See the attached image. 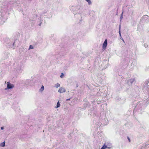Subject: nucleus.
Listing matches in <instances>:
<instances>
[{"label": "nucleus", "mask_w": 149, "mask_h": 149, "mask_svg": "<svg viewBox=\"0 0 149 149\" xmlns=\"http://www.w3.org/2000/svg\"><path fill=\"white\" fill-rule=\"evenodd\" d=\"M78 85L77 84V85H76V87H78Z\"/></svg>", "instance_id": "obj_28"}, {"label": "nucleus", "mask_w": 149, "mask_h": 149, "mask_svg": "<svg viewBox=\"0 0 149 149\" xmlns=\"http://www.w3.org/2000/svg\"><path fill=\"white\" fill-rule=\"evenodd\" d=\"M86 1L88 2V4L89 5H90L91 4V2L90 0H86Z\"/></svg>", "instance_id": "obj_13"}, {"label": "nucleus", "mask_w": 149, "mask_h": 149, "mask_svg": "<svg viewBox=\"0 0 149 149\" xmlns=\"http://www.w3.org/2000/svg\"><path fill=\"white\" fill-rule=\"evenodd\" d=\"M123 12L121 14V16H120V19H121L123 18Z\"/></svg>", "instance_id": "obj_15"}, {"label": "nucleus", "mask_w": 149, "mask_h": 149, "mask_svg": "<svg viewBox=\"0 0 149 149\" xmlns=\"http://www.w3.org/2000/svg\"><path fill=\"white\" fill-rule=\"evenodd\" d=\"M144 46L145 47H148V45H147L146 43H145L144 45Z\"/></svg>", "instance_id": "obj_19"}, {"label": "nucleus", "mask_w": 149, "mask_h": 149, "mask_svg": "<svg viewBox=\"0 0 149 149\" xmlns=\"http://www.w3.org/2000/svg\"><path fill=\"white\" fill-rule=\"evenodd\" d=\"M64 76V74L63 73H62L61 74V75H60V77L61 78H63V77Z\"/></svg>", "instance_id": "obj_18"}, {"label": "nucleus", "mask_w": 149, "mask_h": 149, "mask_svg": "<svg viewBox=\"0 0 149 149\" xmlns=\"http://www.w3.org/2000/svg\"><path fill=\"white\" fill-rule=\"evenodd\" d=\"M25 85L28 87V86H33V81L31 79H28L26 80L24 82Z\"/></svg>", "instance_id": "obj_1"}, {"label": "nucleus", "mask_w": 149, "mask_h": 149, "mask_svg": "<svg viewBox=\"0 0 149 149\" xmlns=\"http://www.w3.org/2000/svg\"><path fill=\"white\" fill-rule=\"evenodd\" d=\"M5 141L1 143L0 144V146L2 147H4L5 146Z\"/></svg>", "instance_id": "obj_8"}, {"label": "nucleus", "mask_w": 149, "mask_h": 149, "mask_svg": "<svg viewBox=\"0 0 149 149\" xmlns=\"http://www.w3.org/2000/svg\"><path fill=\"white\" fill-rule=\"evenodd\" d=\"M42 22H40L38 24V25L40 26L41 25Z\"/></svg>", "instance_id": "obj_22"}, {"label": "nucleus", "mask_w": 149, "mask_h": 149, "mask_svg": "<svg viewBox=\"0 0 149 149\" xmlns=\"http://www.w3.org/2000/svg\"><path fill=\"white\" fill-rule=\"evenodd\" d=\"M148 15H144L143 17H142V18L141 19H148Z\"/></svg>", "instance_id": "obj_9"}, {"label": "nucleus", "mask_w": 149, "mask_h": 149, "mask_svg": "<svg viewBox=\"0 0 149 149\" xmlns=\"http://www.w3.org/2000/svg\"><path fill=\"white\" fill-rule=\"evenodd\" d=\"M65 91L66 90L64 88L61 87L59 89L58 92L60 93H62L65 92Z\"/></svg>", "instance_id": "obj_3"}, {"label": "nucleus", "mask_w": 149, "mask_h": 149, "mask_svg": "<svg viewBox=\"0 0 149 149\" xmlns=\"http://www.w3.org/2000/svg\"><path fill=\"white\" fill-rule=\"evenodd\" d=\"M120 39H121L122 40H123V42H124V40H123V39L122 38H121H121H120Z\"/></svg>", "instance_id": "obj_25"}, {"label": "nucleus", "mask_w": 149, "mask_h": 149, "mask_svg": "<svg viewBox=\"0 0 149 149\" xmlns=\"http://www.w3.org/2000/svg\"><path fill=\"white\" fill-rule=\"evenodd\" d=\"M134 12V10H131L130 13L132 15H133Z\"/></svg>", "instance_id": "obj_16"}, {"label": "nucleus", "mask_w": 149, "mask_h": 149, "mask_svg": "<svg viewBox=\"0 0 149 149\" xmlns=\"http://www.w3.org/2000/svg\"><path fill=\"white\" fill-rule=\"evenodd\" d=\"M70 100V98H69V99H67L66 100L68 101V100Z\"/></svg>", "instance_id": "obj_27"}, {"label": "nucleus", "mask_w": 149, "mask_h": 149, "mask_svg": "<svg viewBox=\"0 0 149 149\" xmlns=\"http://www.w3.org/2000/svg\"><path fill=\"white\" fill-rule=\"evenodd\" d=\"M139 104H137V105L136 107H135V108H137V107H139Z\"/></svg>", "instance_id": "obj_24"}, {"label": "nucleus", "mask_w": 149, "mask_h": 149, "mask_svg": "<svg viewBox=\"0 0 149 149\" xmlns=\"http://www.w3.org/2000/svg\"><path fill=\"white\" fill-rule=\"evenodd\" d=\"M60 104L59 103V102L58 101L57 102V105H56V107H55V108H58L59 107H60Z\"/></svg>", "instance_id": "obj_11"}, {"label": "nucleus", "mask_w": 149, "mask_h": 149, "mask_svg": "<svg viewBox=\"0 0 149 149\" xmlns=\"http://www.w3.org/2000/svg\"><path fill=\"white\" fill-rule=\"evenodd\" d=\"M106 148L108 149H111L112 148V144L111 143H105Z\"/></svg>", "instance_id": "obj_5"}, {"label": "nucleus", "mask_w": 149, "mask_h": 149, "mask_svg": "<svg viewBox=\"0 0 149 149\" xmlns=\"http://www.w3.org/2000/svg\"><path fill=\"white\" fill-rule=\"evenodd\" d=\"M135 79H131L128 80L127 82V83L129 85H131L132 84L133 82L134 81Z\"/></svg>", "instance_id": "obj_4"}, {"label": "nucleus", "mask_w": 149, "mask_h": 149, "mask_svg": "<svg viewBox=\"0 0 149 149\" xmlns=\"http://www.w3.org/2000/svg\"><path fill=\"white\" fill-rule=\"evenodd\" d=\"M44 90V87L43 85H42L40 89V91L41 92L43 91Z\"/></svg>", "instance_id": "obj_12"}, {"label": "nucleus", "mask_w": 149, "mask_h": 149, "mask_svg": "<svg viewBox=\"0 0 149 149\" xmlns=\"http://www.w3.org/2000/svg\"><path fill=\"white\" fill-rule=\"evenodd\" d=\"M107 124V123L105 125H106Z\"/></svg>", "instance_id": "obj_29"}, {"label": "nucleus", "mask_w": 149, "mask_h": 149, "mask_svg": "<svg viewBox=\"0 0 149 149\" xmlns=\"http://www.w3.org/2000/svg\"><path fill=\"white\" fill-rule=\"evenodd\" d=\"M148 97H147V96L145 97V99H146V100H147V101H148L149 102V91H148Z\"/></svg>", "instance_id": "obj_7"}, {"label": "nucleus", "mask_w": 149, "mask_h": 149, "mask_svg": "<svg viewBox=\"0 0 149 149\" xmlns=\"http://www.w3.org/2000/svg\"><path fill=\"white\" fill-rule=\"evenodd\" d=\"M106 148L105 146V144H104V145L102 147V148H101V149H105Z\"/></svg>", "instance_id": "obj_14"}, {"label": "nucleus", "mask_w": 149, "mask_h": 149, "mask_svg": "<svg viewBox=\"0 0 149 149\" xmlns=\"http://www.w3.org/2000/svg\"><path fill=\"white\" fill-rule=\"evenodd\" d=\"M120 28H121V25H120L119 26V31H120Z\"/></svg>", "instance_id": "obj_21"}, {"label": "nucleus", "mask_w": 149, "mask_h": 149, "mask_svg": "<svg viewBox=\"0 0 149 149\" xmlns=\"http://www.w3.org/2000/svg\"><path fill=\"white\" fill-rule=\"evenodd\" d=\"M13 87L14 86L13 84H11L9 82H7V87L8 88H13Z\"/></svg>", "instance_id": "obj_6"}, {"label": "nucleus", "mask_w": 149, "mask_h": 149, "mask_svg": "<svg viewBox=\"0 0 149 149\" xmlns=\"http://www.w3.org/2000/svg\"><path fill=\"white\" fill-rule=\"evenodd\" d=\"M60 86V84L58 83H57L55 85V87L56 88H58Z\"/></svg>", "instance_id": "obj_10"}, {"label": "nucleus", "mask_w": 149, "mask_h": 149, "mask_svg": "<svg viewBox=\"0 0 149 149\" xmlns=\"http://www.w3.org/2000/svg\"><path fill=\"white\" fill-rule=\"evenodd\" d=\"M119 34L120 35V37H121V35L120 31H119Z\"/></svg>", "instance_id": "obj_20"}, {"label": "nucleus", "mask_w": 149, "mask_h": 149, "mask_svg": "<svg viewBox=\"0 0 149 149\" xmlns=\"http://www.w3.org/2000/svg\"><path fill=\"white\" fill-rule=\"evenodd\" d=\"M107 39H106L104 42L103 44L102 48L103 49H106V47L107 46Z\"/></svg>", "instance_id": "obj_2"}, {"label": "nucleus", "mask_w": 149, "mask_h": 149, "mask_svg": "<svg viewBox=\"0 0 149 149\" xmlns=\"http://www.w3.org/2000/svg\"><path fill=\"white\" fill-rule=\"evenodd\" d=\"M33 49V47L31 45H30L29 49Z\"/></svg>", "instance_id": "obj_17"}, {"label": "nucleus", "mask_w": 149, "mask_h": 149, "mask_svg": "<svg viewBox=\"0 0 149 149\" xmlns=\"http://www.w3.org/2000/svg\"><path fill=\"white\" fill-rule=\"evenodd\" d=\"M127 139H128L129 141L130 142V138L128 137H127Z\"/></svg>", "instance_id": "obj_23"}, {"label": "nucleus", "mask_w": 149, "mask_h": 149, "mask_svg": "<svg viewBox=\"0 0 149 149\" xmlns=\"http://www.w3.org/2000/svg\"><path fill=\"white\" fill-rule=\"evenodd\" d=\"M1 130H3V127H1Z\"/></svg>", "instance_id": "obj_26"}]
</instances>
